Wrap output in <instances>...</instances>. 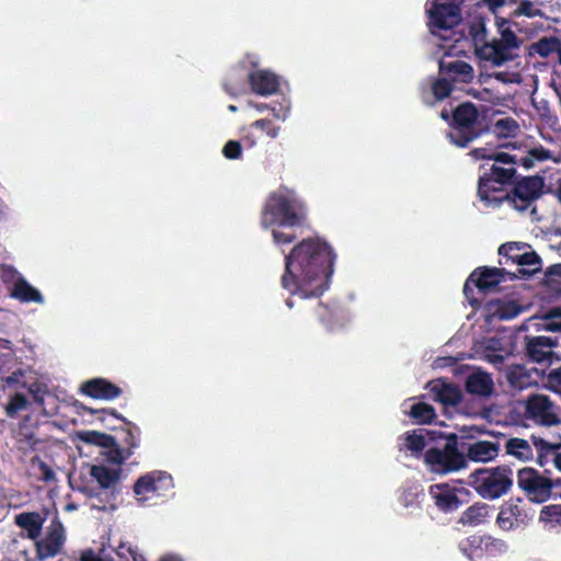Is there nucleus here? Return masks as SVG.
Masks as SVG:
<instances>
[{
    "label": "nucleus",
    "instance_id": "13d9d810",
    "mask_svg": "<svg viewBox=\"0 0 561 561\" xmlns=\"http://www.w3.org/2000/svg\"><path fill=\"white\" fill-rule=\"evenodd\" d=\"M530 157L534 159V161L543 162L547 161L550 157L548 149H546L543 146L534 147L528 150Z\"/></svg>",
    "mask_w": 561,
    "mask_h": 561
},
{
    "label": "nucleus",
    "instance_id": "603ef678",
    "mask_svg": "<svg viewBox=\"0 0 561 561\" xmlns=\"http://www.w3.org/2000/svg\"><path fill=\"white\" fill-rule=\"evenodd\" d=\"M539 13L540 10L536 9L530 0H523L516 8L515 12H513L515 16L526 15L529 18L536 16Z\"/></svg>",
    "mask_w": 561,
    "mask_h": 561
},
{
    "label": "nucleus",
    "instance_id": "6ab92c4d",
    "mask_svg": "<svg viewBox=\"0 0 561 561\" xmlns=\"http://www.w3.org/2000/svg\"><path fill=\"white\" fill-rule=\"evenodd\" d=\"M249 82L253 93L261 96L276 94L279 90V77L273 71L259 69L249 73Z\"/></svg>",
    "mask_w": 561,
    "mask_h": 561
},
{
    "label": "nucleus",
    "instance_id": "0e129e2a",
    "mask_svg": "<svg viewBox=\"0 0 561 561\" xmlns=\"http://www.w3.org/2000/svg\"><path fill=\"white\" fill-rule=\"evenodd\" d=\"M507 77H508V72H505V71H500V72L494 73V78L502 82H508L510 79Z\"/></svg>",
    "mask_w": 561,
    "mask_h": 561
},
{
    "label": "nucleus",
    "instance_id": "8fccbe9b",
    "mask_svg": "<svg viewBox=\"0 0 561 561\" xmlns=\"http://www.w3.org/2000/svg\"><path fill=\"white\" fill-rule=\"evenodd\" d=\"M252 129H259L265 133L270 138H275L278 135L279 128L276 127L268 118H260L250 125Z\"/></svg>",
    "mask_w": 561,
    "mask_h": 561
},
{
    "label": "nucleus",
    "instance_id": "a18cd8bd",
    "mask_svg": "<svg viewBox=\"0 0 561 561\" xmlns=\"http://www.w3.org/2000/svg\"><path fill=\"white\" fill-rule=\"evenodd\" d=\"M28 404L30 402L25 394L14 393L9 398V402L4 408L7 417L14 419L19 411L26 409Z\"/></svg>",
    "mask_w": 561,
    "mask_h": 561
},
{
    "label": "nucleus",
    "instance_id": "f704fd0d",
    "mask_svg": "<svg viewBox=\"0 0 561 561\" xmlns=\"http://www.w3.org/2000/svg\"><path fill=\"white\" fill-rule=\"evenodd\" d=\"M527 249H530L529 244L520 243V242H507L503 243L499 248V255L504 259V261H500V264H510L513 263L517 265L520 261L523 253L526 252Z\"/></svg>",
    "mask_w": 561,
    "mask_h": 561
},
{
    "label": "nucleus",
    "instance_id": "f3484780",
    "mask_svg": "<svg viewBox=\"0 0 561 561\" xmlns=\"http://www.w3.org/2000/svg\"><path fill=\"white\" fill-rule=\"evenodd\" d=\"M30 416H25L19 424L18 430L14 432V445L18 451L23 456H28L38 450L43 439L36 435V425H28Z\"/></svg>",
    "mask_w": 561,
    "mask_h": 561
},
{
    "label": "nucleus",
    "instance_id": "4c0bfd02",
    "mask_svg": "<svg viewBox=\"0 0 561 561\" xmlns=\"http://www.w3.org/2000/svg\"><path fill=\"white\" fill-rule=\"evenodd\" d=\"M530 438L535 448L538 450L537 462L540 466H545L549 457H553L556 455V450L560 448L559 443H549L540 436L531 435Z\"/></svg>",
    "mask_w": 561,
    "mask_h": 561
},
{
    "label": "nucleus",
    "instance_id": "412c9836",
    "mask_svg": "<svg viewBox=\"0 0 561 561\" xmlns=\"http://www.w3.org/2000/svg\"><path fill=\"white\" fill-rule=\"evenodd\" d=\"M438 437H444V433L438 431H408L404 434V447L415 457H420L430 442H435Z\"/></svg>",
    "mask_w": 561,
    "mask_h": 561
},
{
    "label": "nucleus",
    "instance_id": "37998d69",
    "mask_svg": "<svg viewBox=\"0 0 561 561\" xmlns=\"http://www.w3.org/2000/svg\"><path fill=\"white\" fill-rule=\"evenodd\" d=\"M454 84L446 76L438 77L431 82V94L435 101L440 102L453 93Z\"/></svg>",
    "mask_w": 561,
    "mask_h": 561
},
{
    "label": "nucleus",
    "instance_id": "4be33fe9",
    "mask_svg": "<svg viewBox=\"0 0 561 561\" xmlns=\"http://www.w3.org/2000/svg\"><path fill=\"white\" fill-rule=\"evenodd\" d=\"M439 73L449 78L450 82L469 83L474 78L472 66L463 60L440 61Z\"/></svg>",
    "mask_w": 561,
    "mask_h": 561
},
{
    "label": "nucleus",
    "instance_id": "b1692460",
    "mask_svg": "<svg viewBox=\"0 0 561 561\" xmlns=\"http://www.w3.org/2000/svg\"><path fill=\"white\" fill-rule=\"evenodd\" d=\"M554 345L556 342L548 336L527 337L526 354L533 362L543 363L550 359L551 348Z\"/></svg>",
    "mask_w": 561,
    "mask_h": 561
},
{
    "label": "nucleus",
    "instance_id": "5fc2aeb1",
    "mask_svg": "<svg viewBox=\"0 0 561 561\" xmlns=\"http://www.w3.org/2000/svg\"><path fill=\"white\" fill-rule=\"evenodd\" d=\"M493 161L494 163L511 164V167H514L517 164V157L506 153V151H494Z\"/></svg>",
    "mask_w": 561,
    "mask_h": 561
},
{
    "label": "nucleus",
    "instance_id": "5701e85b",
    "mask_svg": "<svg viewBox=\"0 0 561 561\" xmlns=\"http://www.w3.org/2000/svg\"><path fill=\"white\" fill-rule=\"evenodd\" d=\"M499 453V442L477 440L468 444L465 457L474 462H489L494 460Z\"/></svg>",
    "mask_w": 561,
    "mask_h": 561
},
{
    "label": "nucleus",
    "instance_id": "bb28decb",
    "mask_svg": "<svg viewBox=\"0 0 561 561\" xmlns=\"http://www.w3.org/2000/svg\"><path fill=\"white\" fill-rule=\"evenodd\" d=\"M465 389L470 394L489 397L494 390L493 379L485 371L472 373L466 379Z\"/></svg>",
    "mask_w": 561,
    "mask_h": 561
},
{
    "label": "nucleus",
    "instance_id": "aec40b11",
    "mask_svg": "<svg viewBox=\"0 0 561 561\" xmlns=\"http://www.w3.org/2000/svg\"><path fill=\"white\" fill-rule=\"evenodd\" d=\"M83 409L90 413H100L101 415H104V413H108L110 415H114L115 419L123 421L126 425H128V428L123 430L124 437L122 438V447L125 451L130 453V457L134 455L135 448H138L140 443V431L138 426H136L134 423L127 421L124 416L117 413L115 409H101L95 410L92 408L83 407Z\"/></svg>",
    "mask_w": 561,
    "mask_h": 561
},
{
    "label": "nucleus",
    "instance_id": "c03bdc74",
    "mask_svg": "<svg viewBox=\"0 0 561 561\" xmlns=\"http://www.w3.org/2000/svg\"><path fill=\"white\" fill-rule=\"evenodd\" d=\"M80 438L85 443L101 446V448H107V446L115 445V437L113 435L98 431L82 432L80 433Z\"/></svg>",
    "mask_w": 561,
    "mask_h": 561
},
{
    "label": "nucleus",
    "instance_id": "39448f33",
    "mask_svg": "<svg viewBox=\"0 0 561 561\" xmlns=\"http://www.w3.org/2000/svg\"><path fill=\"white\" fill-rule=\"evenodd\" d=\"M449 126L451 131L448 134V139L457 147L466 148L483 135L479 110L469 101L453 108Z\"/></svg>",
    "mask_w": 561,
    "mask_h": 561
},
{
    "label": "nucleus",
    "instance_id": "4d7b16f0",
    "mask_svg": "<svg viewBox=\"0 0 561 561\" xmlns=\"http://www.w3.org/2000/svg\"><path fill=\"white\" fill-rule=\"evenodd\" d=\"M548 385L556 391H561V367L551 370L548 374Z\"/></svg>",
    "mask_w": 561,
    "mask_h": 561
},
{
    "label": "nucleus",
    "instance_id": "cd10ccee",
    "mask_svg": "<svg viewBox=\"0 0 561 561\" xmlns=\"http://www.w3.org/2000/svg\"><path fill=\"white\" fill-rule=\"evenodd\" d=\"M431 391L435 400L445 405H456L462 399L461 392L457 386L446 383V381H442V379H437L433 383Z\"/></svg>",
    "mask_w": 561,
    "mask_h": 561
},
{
    "label": "nucleus",
    "instance_id": "49530a36",
    "mask_svg": "<svg viewBox=\"0 0 561 561\" xmlns=\"http://www.w3.org/2000/svg\"><path fill=\"white\" fill-rule=\"evenodd\" d=\"M518 125L514 118H500L494 125V133L500 137L515 136Z\"/></svg>",
    "mask_w": 561,
    "mask_h": 561
},
{
    "label": "nucleus",
    "instance_id": "2eb2a0df",
    "mask_svg": "<svg viewBox=\"0 0 561 561\" xmlns=\"http://www.w3.org/2000/svg\"><path fill=\"white\" fill-rule=\"evenodd\" d=\"M528 415L543 425L550 426L559 423L553 411V403L545 394L530 396L526 401Z\"/></svg>",
    "mask_w": 561,
    "mask_h": 561
},
{
    "label": "nucleus",
    "instance_id": "ea45409f",
    "mask_svg": "<svg viewBox=\"0 0 561 561\" xmlns=\"http://www.w3.org/2000/svg\"><path fill=\"white\" fill-rule=\"evenodd\" d=\"M539 323L537 327L539 330L549 332H561V309L551 308L547 310L543 316H539Z\"/></svg>",
    "mask_w": 561,
    "mask_h": 561
},
{
    "label": "nucleus",
    "instance_id": "473e14b6",
    "mask_svg": "<svg viewBox=\"0 0 561 561\" xmlns=\"http://www.w3.org/2000/svg\"><path fill=\"white\" fill-rule=\"evenodd\" d=\"M542 285L550 298H561V264H553L546 270Z\"/></svg>",
    "mask_w": 561,
    "mask_h": 561
},
{
    "label": "nucleus",
    "instance_id": "680f3d73",
    "mask_svg": "<svg viewBox=\"0 0 561 561\" xmlns=\"http://www.w3.org/2000/svg\"><path fill=\"white\" fill-rule=\"evenodd\" d=\"M534 159L530 157L529 151L523 158H517V164L523 165L525 169H531L535 165Z\"/></svg>",
    "mask_w": 561,
    "mask_h": 561
},
{
    "label": "nucleus",
    "instance_id": "a878e982",
    "mask_svg": "<svg viewBox=\"0 0 561 561\" xmlns=\"http://www.w3.org/2000/svg\"><path fill=\"white\" fill-rule=\"evenodd\" d=\"M542 270L541 257L534 252V250H527L523 253L520 261L516 265V270L510 273V278H525L531 276Z\"/></svg>",
    "mask_w": 561,
    "mask_h": 561
},
{
    "label": "nucleus",
    "instance_id": "79ce46f5",
    "mask_svg": "<svg viewBox=\"0 0 561 561\" xmlns=\"http://www.w3.org/2000/svg\"><path fill=\"white\" fill-rule=\"evenodd\" d=\"M553 51H561V42L554 36L542 37L530 46V54L536 53L547 58Z\"/></svg>",
    "mask_w": 561,
    "mask_h": 561
},
{
    "label": "nucleus",
    "instance_id": "774afa93",
    "mask_svg": "<svg viewBox=\"0 0 561 561\" xmlns=\"http://www.w3.org/2000/svg\"><path fill=\"white\" fill-rule=\"evenodd\" d=\"M160 561H183V560L176 556H164Z\"/></svg>",
    "mask_w": 561,
    "mask_h": 561
},
{
    "label": "nucleus",
    "instance_id": "72a5a7b5",
    "mask_svg": "<svg viewBox=\"0 0 561 561\" xmlns=\"http://www.w3.org/2000/svg\"><path fill=\"white\" fill-rule=\"evenodd\" d=\"M507 382L513 389L523 390L531 386L533 376L522 365H513L506 373Z\"/></svg>",
    "mask_w": 561,
    "mask_h": 561
},
{
    "label": "nucleus",
    "instance_id": "7c9ffc66",
    "mask_svg": "<svg viewBox=\"0 0 561 561\" xmlns=\"http://www.w3.org/2000/svg\"><path fill=\"white\" fill-rule=\"evenodd\" d=\"M90 474L100 484L101 489H110L117 484L121 478V470L107 468L104 465H93Z\"/></svg>",
    "mask_w": 561,
    "mask_h": 561
},
{
    "label": "nucleus",
    "instance_id": "20e7f679",
    "mask_svg": "<svg viewBox=\"0 0 561 561\" xmlns=\"http://www.w3.org/2000/svg\"><path fill=\"white\" fill-rule=\"evenodd\" d=\"M495 26L500 37L484 42L477 48V53L482 60L489 61L493 66L501 67L518 58V50L523 44V39L511 28L508 19L496 16Z\"/></svg>",
    "mask_w": 561,
    "mask_h": 561
},
{
    "label": "nucleus",
    "instance_id": "2f4dec72",
    "mask_svg": "<svg viewBox=\"0 0 561 561\" xmlns=\"http://www.w3.org/2000/svg\"><path fill=\"white\" fill-rule=\"evenodd\" d=\"M505 450L508 456L520 460L527 461L534 458V451L528 440L520 437H511L506 439Z\"/></svg>",
    "mask_w": 561,
    "mask_h": 561
},
{
    "label": "nucleus",
    "instance_id": "f257e3e1",
    "mask_svg": "<svg viewBox=\"0 0 561 561\" xmlns=\"http://www.w3.org/2000/svg\"><path fill=\"white\" fill-rule=\"evenodd\" d=\"M335 254L320 238H307L296 243L285 256L282 286L291 296L318 298L329 287Z\"/></svg>",
    "mask_w": 561,
    "mask_h": 561
},
{
    "label": "nucleus",
    "instance_id": "c85d7f7f",
    "mask_svg": "<svg viewBox=\"0 0 561 561\" xmlns=\"http://www.w3.org/2000/svg\"><path fill=\"white\" fill-rule=\"evenodd\" d=\"M45 518L39 513H21L14 517V524L27 531L28 538L36 540L43 531Z\"/></svg>",
    "mask_w": 561,
    "mask_h": 561
},
{
    "label": "nucleus",
    "instance_id": "c756f323",
    "mask_svg": "<svg viewBox=\"0 0 561 561\" xmlns=\"http://www.w3.org/2000/svg\"><path fill=\"white\" fill-rule=\"evenodd\" d=\"M10 296L21 302H43V295L30 285L24 277L14 280Z\"/></svg>",
    "mask_w": 561,
    "mask_h": 561
},
{
    "label": "nucleus",
    "instance_id": "6e6d98bb",
    "mask_svg": "<svg viewBox=\"0 0 561 561\" xmlns=\"http://www.w3.org/2000/svg\"><path fill=\"white\" fill-rule=\"evenodd\" d=\"M485 25L483 22L474 24L470 27V35L472 36L476 44L485 42Z\"/></svg>",
    "mask_w": 561,
    "mask_h": 561
},
{
    "label": "nucleus",
    "instance_id": "e433bc0d",
    "mask_svg": "<svg viewBox=\"0 0 561 561\" xmlns=\"http://www.w3.org/2000/svg\"><path fill=\"white\" fill-rule=\"evenodd\" d=\"M482 175L489 176V179L503 185H513V182L516 180V168H504L493 163Z\"/></svg>",
    "mask_w": 561,
    "mask_h": 561
},
{
    "label": "nucleus",
    "instance_id": "58836bf2",
    "mask_svg": "<svg viewBox=\"0 0 561 561\" xmlns=\"http://www.w3.org/2000/svg\"><path fill=\"white\" fill-rule=\"evenodd\" d=\"M409 415L417 424H432L436 419L434 407L425 402L414 403L411 407Z\"/></svg>",
    "mask_w": 561,
    "mask_h": 561
},
{
    "label": "nucleus",
    "instance_id": "4468645a",
    "mask_svg": "<svg viewBox=\"0 0 561 561\" xmlns=\"http://www.w3.org/2000/svg\"><path fill=\"white\" fill-rule=\"evenodd\" d=\"M172 478L163 471H151L140 476L134 483V494L146 500L148 495H160L163 490L172 488Z\"/></svg>",
    "mask_w": 561,
    "mask_h": 561
},
{
    "label": "nucleus",
    "instance_id": "6e6552de",
    "mask_svg": "<svg viewBox=\"0 0 561 561\" xmlns=\"http://www.w3.org/2000/svg\"><path fill=\"white\" fill-rule=\"evenodd\" d=\"M543 188L545 179L540 175L515 178L507 203L516 210L524 211L542 196Z\"/></svg>",
    "mask_w": 561,
    "mask_h": 561
},
{
    "label": "nucleus",
    "instance_id": "052dcab7",
    "mask_svg": "<svg viewBox=\"0 0 561 561\" xmlns=\"http://www.w3.org/2000/svg\"><path fill=\"white\" fill-rule=\"evenodd\" d=\"M416 497L417 494L412 493L411 491H404L400 500L404 506H410L414 504Z\"/></svg>",
    "mask_w": 561,
    "mask_h": 561
},
{
    "label": "nucleus",
    "instance_id": "c9c22d12",
    "mask_svg": "<svg viewBox=\"0 0 561 561\" xmlns=\"http://www.w3.org/2000/svg\"><path fill=\"white\" fill-rule=\"evenodd\" d=\"M488 515V505L485 503H476L463 511L459 518L462 525L477 526L483 523Z\"/></svg>",
    "mask_w": 561,
    "mask_h": 561
},
{
    "label": "nucleus",
    "instance_id": "0eeeda50",
    "mask_svg": "<svg viewBox=\"0 0 561 561\" xmlns=\"http://www.w3.org/2000/svg\"><path fill=\"white\" fill-rule=\"evenodd\" d=\"M511 271L500 267L481 266L476 268L463 284V295L470 305L479 306L480 301L474 298V288L481 293H488L495 289L501 282L510 277Z\"/></svg>",
    "mask_w": 561,
    "mask_h": 561
},
{
    "label": "nucleus",
    "instance_id": "9d476101",
    "mask_svg": "<svg viewBox=\"0 0 561 561\" xmlns=\"http://www.w3.org/2000/svg\"><path fill=\"white\" fill-rule=\"evenodd\" d=\"M428 26L432 33L436 31H449L459 25L461 9L453 2L427 1Z\"/></svg>",
    "mask_w": 561,
    "mask_h": 561
},
{
    "label": "nucleus",
    "instance_id": "69168bd1",
    "mask_svg": "<svg viewBox=\"0 0 561 561\" xmlns=\"http://www.w3.org/2000/svg\"><path fill=\"white\" fill-rule=\"evenodd\" d=\"M224 89L225 91L230 95V96H236L237 93L234 91V89L231 87V84L229 82H225L224 83Z\"/></svg>",
    "mask_w": 561,
    "mask_h": 561
},
{
    "label": "nucleus",
    "instance_id": "09e8293b",
    "mask_svg": "<svg viewBox=\"0 0 561 561\" xmlns=\"http://www.w3.org/2000/svg\"><path fill=\"white\" fill-rule=\"evenodd\" d=\"M32 466H37L38 468V479L39 481H54L56 478L55 471L48 466L45 461L42 460L39 456H34L31 459Z\"/></svg>",
    "mask_w": 561,
    "mask_h": 561
},
{
    "label": "nucleus",
    "instance_id": "f03ea898",
    "mask_svg": "<svg viewBox=\"0 0 561 561\" xmlns=\"http://www.w3.org/2000/svg\"><path fill=\"white\" fill-rule=\"evenodd\" d=\"M307 221V208L296 193L285 186L272 192L261 211V226L272 229V237L277 245L293 243L297 236L295 228Z\"/></svg>",
    "mask_w": 561,
    "mask_h": 561
},
{
    "label": "nucleus",
    "instance_id": "423d86ee",
    "mask_svg": "<svg viewBox=\"0 0 561 561\" xmlns=\"http://www.w3.org/2000/svg\"><path fill=\"white\" fill-rule=\"evenodd\" d=\"M443 447H428L423 455L424 463L432 472L446 474L467 467L465 455L458 450V437L451 433L442 437Z\"/></svg>",
    "mask_w": 561,
    "mask_h": 561
},
{
    "label": "nucleus",
    "instance_id": "ddd939ff",
    "mask_svg": "<svg viewBox=\"0 0 561 561\" xmlns=\"http://www.w3.org/2000/svg\"><path fill=\"white\" fill-rule=\"evenodd\" d=\"M430 494L439 510L453 512L468 502L470 492L463 488L453 489L448 484H436L430 488Z\"/></svg>",
    "mask_w": 561,
    "mask_h": 561
},
{
    "label": "nucleus",
    "instance_id": "a19ab883",
    "mask_svg": "<svg viewBox=\"0 0 561 561\" xmlns=\"http://www.w3.org/2000/svg\"><path fill=\"white\" fill-rule=\"evenodd\" d=\"M478 547L489 554L503 553L507 550V543L502 538H496L491 535H482L474 539Z\"/></svg>",
    "mask_w": 561,
    "mask_h": 561
},
{
    "label": "nucleus",
    "instance_id": "a211bd4d",
    "mask_svg": "<svg viewBox=\"0 0 561 561\" xmlns=\"http://www.w3.org/2000/svg\"><path fill=\"white\" fill-rule=\"evenodd\" d=\"M506 184H497L489 176L480 175L478 181V196L488 207H500L504 202L508 201V192L505 190Z\"/></svg>",
    "mask_w": 561,
    "mask_h": 561
},
{
    "label": "nucleus",
    "instance_id": "9b49d317",
    "mask_svg": "<svg viewBox=\"0 0 561 561\" xmlns=\"http://www.w3.org/2000/svg\"><path fill=\"white\" fill-rule=\"evenodd\" d=\"M66 541V533L62 523L54 519L47 528L43 539L36 541V553L39 561L54 558L59 554Z\"/></svg>",
    "mask_w": 561,
    "mask_h": 561
},
{
    "label": "nucleus",
    "instance_id": "de8ad7c7",
    "mask_svg": "<svg viewBox=\"0 0 561 561\" xmlns=\"http://www.w3.org/2000/svg\"><path fill=\"white\" fill-rule=\"evenodd\" d=\"M106 449L107 451L104 454V456L111 463L122 465L125 460L130 458V453L125 451L116 439L114 447H106Z\"/></svg>",
    "mask_w": 561,
    "mask_h": 561
},
{
    "label": "nucleus",
    "instance_id": "864d4df0",
    "mask_svg": "<svg viewBox=\"0 0 561 561\" xmlns=\"http://www.w3.org/2000/svg\"><path fill=\"white\" fill-rule=\"evenodd\" d=\"M495 148L494 147H478L469 151V156L474 160H492L494 157Z\"/></svg>",
    "mask_w": 561,
    "mask_h": 561
},
{
    "label": "nucleus",
    "instance_id": "e2e57ef3",
    "mask_svg": "<svg viewBox=\"0 0 561 561\" xmlns=\"http://www.w3.org/2000/svg\"><path fill=\"white\" fill-rule=\"evenodd\" d=\"M484 3L491 12L495 13L497 9L505 4V0H484Z\"/></svg>",
    "mask_w": 561,
    "mask_h": 561
},
{
    "label": "nucleus",
    "instance_id": "7ed1b4c3",
    "mask_svg": "<svg viewBox=\"0 0 561 561\" xmlns=\"http://www.w3.org/2000/svg\"><path fill=\"white\" fill-rule=\"evenodd\" d=\"M468 484L482 499L497 500L512 491L514 471L508 465L481 467L470 472Z\"/></svg>",
    "mask_w": 561,
    "mask_h": 561
},
{
    "label": "nucleus",
    "instance_id": "bf43d9fd",
    "mask_svg": "<svg viewBox=\"0 0 561 561\" xmlns=\"http://www.w3.org/2000/svg\"><path fill=\"white\" fill-rule=\"evenodd\" d=\"M81 561H114L111 557L96 556L92 550L85 551L81 554Z\"/></svg>",
    "mask_w": 561,
    "mask_h": 561
},
{
    "label": "nucleus",
    "instance_id": "f8f14e48",
    "mask_svg": "<svg viewBox=\"0 0 561 561\" xmlns=\"http://www.w3.org/2000/svg\"><path fill=\"white\" fill-rule=\"evenodd\" d=\"M520 499H517L516 502L508 501L501 505L495 519V524L501 530L512 531L523 528L533 519L520 505Z\"/></svg>",
    "mask_w": 561,
    "mask_h": 561
},
{
    "label": "nucleus",
    "instance_id": "1a4fd4ad",
    "mask_svg": "<svg viewBox=\"0 0 561 561\" xmlns=\"http://www.w3.org/2000/svg\"><path fill=\"white\" fill-rule=\"evenodd\" d=\"M517 486L533 501L542 503L551 495V480L533 467H524L516 473Z\"/></svg>",
    "mask_w": 561,
    "mask_h": 561
},
{
    "label": "nucleus",
    "instance_id": "dca6fc26",
    "mask_svg": "<svg viewBox=\"0 0 561 561\" xmlns=\"http://www.w3.org/2000/svg\"><path fill=\"white\" fill-rule=\"evenodd\" d=\"M80 392L96 400H114L123 394L122 388L108 381L104 377H94L83 381Z\"/></svg>",
    "mask_w": 561,
    "mask_h": 561
},
{
    "label": "nucleus",
    "instance_id": "393cba45",
    "mask_svg": "<svg viewBox=\"0 0 561 561\" xmlns=\"http://www.w3.org/2000/svg\"><path fill=\"white\" fill-rule=\"evenodd\" d=\"M490 317L501 321L513 320L522 312V307L514 300L491 299L485 304Z\"/></svg>",
    "mask_w": 561,
    "mask_h": 561
},
{
    "label": "nucleus",
    "instance_id": "338daca9",
    "mask_svg": "<svg viewBox=\"0 0 561 561\" xmlns=\"http://www.w3.org/2000/svg\"><path fill=\"white\" fill-rule=\"evenodd\" d=\"M553 462L557 469L561 471V454H557L553 456Z\"/></svg>",
    "mask_w": 561,
    "mask_h": 561
},
{
    "label": "nucleus",
    "instance_id": "3c124183",
    "mask_svg": "<svg viewBox=\"0 0 561 561\" xmlns=\"http://www.w3.org/2000/svg\"><path fill=\"white\" fill-rule=\"evenodd\" d=\"M222 154L228 160H238L242 157V146L238 140H228L222 148Z\"/></svg>",
    "mask_w": 561,
    "mask_h": 561
}]
</instances>
